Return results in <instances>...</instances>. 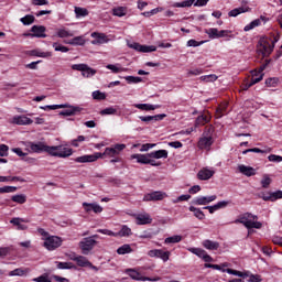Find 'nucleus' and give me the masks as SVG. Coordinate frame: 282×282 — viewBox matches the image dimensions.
<instances>
[{
	"mask_svg": "<svg viewBox=\"0 0 282 282\" xmlns=\"http://www.w3.org/2000/svg\"><path fill=\"white\" fill-rule=\"evenodd\" d=\"M246 12H250L249 7H240L229 11L228 17H239V14H243Z\"/></svg>",
	"mask_w": 282,
	"mask_h": 282,
	"instance_id": "2f4dec72",
	"label": "nucleus"
},
{
	"mask_svg": "<svg viewBox=\"0 0 282 282\" xmlns=\"http://www.w3.org/2000/svg\"><path fill=\"white\" fill-rule=\"evenodd\" d=\"M205 34H207L212 40L219 39V30L216 28L206 29Z\"/></svg>",
	"mask_w": 282,
	"mask_h": 282,
	"instance_id": "4c0bfd02",
	"label": "nucleus"
},
{
	"mask_svg": "<svg viewBox=\"0 0 282 282\" xmlns=\"http://www.w3.org/2000/svg\"><path fill=\"white\" fill-rule=\"evenodd\" d=\"M213 175H215V171H212V170H208V169H202L197 173V177L202 181L210 180V177H213Z\"/></svg>",
	"mask_w": 282,
	"mask_h": 282,
	"instance_id": "bb28decb",
	"label": "nucleus"
},
{
	"mask_svg": "<svg viewBox=\"0 0 282 282\" xmlns=\"http://www.w3.org/2000/svg\"><path fill=\"white\" fill-rule=\"evenodd\" d=\"M166 197V193L163 192H152L145 194L143 197V202H162Z\"/></svg>",
	"mask_w": 282,
	"mask_h": 282,
	"instance_id": "2eb2a0df",
	"label": "nucleus"
},
{
	"mask_svg": "<svg viewBox=\"0 0 282 282\" xmlns=\"http://www.w3.org/2000/svg\"><path fill=\"white\" fill-rule=\"evenodd\" d=\"M203 83H215L217 80V75L210 74V75H203L199 77Z\"/></svg>",
	"mask_w": 282,
	"mask_h": 282,
	"instance_id": "8fccbe9b",
	"label": "nucleus"
},
{
	"mask_svg": "<svg viewBox=\"0 0 282 282\" xmlns=\"http://www.w3.org/2000/svg\"><path fill=\"white\" fill-rule=\"evenodd\" d=\"M257 219H259V216L252 214V213H245L241 214L240 216H238V218L236 220H234V224H242V226H245V228H248V224H250V221H257Z\"/></svg>",
	"mask_w": 282,
	"mask_h": 282,
	"instance_id": "423d86ee",
	"label": "nucleus"
},
{
	"mask_svg": "<svg viewBox=\"0 0 282 282\" xmlns=\"http://www.w3.org/2000/svg\"><path fill=\"white\" fill-rule=\"evenodd\" d=\"M113 17H124L127 14V9L124 7H118L112 10Z\"/></svg>",
	"mask_w": 282,
	"mask_h": 282,
	"instance_id": "09e8293b",
	"label": "nucleus"
},
{
	"mask_svg": "<svg viewBox=\"0 0 282 282\" xmlns=\"http://www.w3.org/2000/svg\"><path fill=\"white\" fill-rule=\"evenodd\" d=\"M106 68L110 69L112 74H120V72H124V68L118 67V65H113V64H108Z\"/></svg>",
	"mask_w": 282,
	"mask_h": 282,
	"instance_id": "4d7b16f0",
	"label": "nucleus"
},
{
	"mask_svg": "<svg viewBox=\"0 0 282 282\" xmlns=\"http://www.w3.org/2000/svg\"><path fill=\"white\" fill-rule=\"evenodd\" d=\"M151 153L147 154H132L131 160H137L138 164H150V166H162V162L155 161Z\"/></svg>",
	"mask_w": 282,
	"mask_h": 282,
	"instance_id": "f03ea898",
	"label": "nucleus"
},
{
	"mask_svg": "<svg viewBox=\"0 0 282 282\" xmlns=\"http://www.w3.org/2000/svg\"><path fill=\"white\" fill-rule=\"evenodd\" d=\"M267 199H271V202H276V199H282V191L279 189L276 192H272L271 197H269Z\"/></svg>",
	"mask_w": 282,
	"mask_h": 282,
	"instance_id": "052dcab7",
	"label": "nucleus"
},
{
	"mask_svg": "<svg viewBox=\"0 0 282 282\" xmlns=\"http://www.w3.org/2000/svg\"><path fill=\"white\" fill-rule=\"evenodd\" d=\"M214 142L215 140L213 139V137H202L197 142V148L200 151H210V148L213 147Z\"/></svg>",
	"mask_w": 282,
	"mask_h": 282,
	"instance_id": "9b49d317",
	"label": "nucleus"
},
{
	"mask_svg": "<svg viewBox=\"0 0 282 282\" xmlns=\"http://www.w3.org/2000/svg\"><path fill=\"white\" fill-rule=\"evenodd\" d=\"M34 122L31 118H28L26 116H15L13 117V124H32Z\"/></svg>",
	"mask_w": 282,
	"mask_h": 282,
	"instance_id": "cd10ccee",
	"label": "nucleus"
},
{
	"mask_svg": "<svg viewBox=\"0 0 282 282\" xmlns=\"http://www.w3.org/2000/svg\"><path fill=\"white\" fill-rule=\"evenodd\" d=\"M21 23H23V25H32V23H34L35 18L32 14H28L23 18L20 19Z\"/></svg>",
	"mask_w": 282,
	"mask_h": 282,
	"instance_id": "a18cd8bd",
	"label": "nucleus"
},
{
	"mask_svg": "<svg viewBox=\"0 0 282 282\" xmlns=\"http://www.w3.org/2000/svg\"><path fill=\"white\" fill-rule=\"evenodd\" d=\"M70 260L75 261L79 268H91L93 270H97V268L87 260L85 256H74Z\"/></svg>",
	"mask_w": 282,
	"mask_h": 282,
	"instance_id": "f8f14e48",
	"label": "nucleus"
},
{
	"mask_svg": "<svg viewBox=\"0 0 282 282\" xmlns=\"http://www.w3.org/2000/svg\"><path fill=\"white\" fill-rule=\"evenodd\" d=\"M203 248H206V250H219V242L207 239L203 241Z\"/></svg>",
	"mask_w": 282,
	"mask_h": 282,
	"instance_id": "72a5a7b5",
	"label": "nucleus"
},
{
	"mask_svg": "<svg viewBox=\"0 0 282 282\" xmlns=\"http://www.w3.org/2000/svg\"><path fill=\"white\" fill-rule=\"evenodd\" d=\"M75 14L77 18L80 17H88L89 15V11L85 8H80V7H75Z\"/></svg>",
	"mask_w": 282,
	"mask_h": 282,
	"instance_id": "de8ad7c7",
	"label": "nucleus"
},
{
	"mask_svg": "<svg viewBox=\"0 0 282 282\" xmlns=\"http://www.w3.org/2000/svg\"><path fill=\"white\" fill-rule=\"evenodd\" d=\"M215 199H217V195L198 196L192 200V204H194V206H208V204L215 202Z\"/></svg>",
	"mask_w": 282,
	"mask_h": 282,
	"instance_id": "1a4fd4ad",
	"label": "nucleus"
},
{
	"mask_svg": "<svg viewBox=\"0 0 282 282\" xmlns=\"http://www.w3.org/2000/svg\"><path fill=\"white\" fill-rule=\"evenodd\" d=\"M32 281H34V282H52V280L50 279V274H47V273H43L42 275L34 278Z\"/></svg>",
	"mask_w": 282,
	"mask_h": 282,
	"instance_id": "13d9d810",
	"label": "nucleus"
},
{
	"mask_svg": "<svg viewBox=\"0 0 282 282\" xmlns=\"http://www.w3.org/2000/svg\"><path fill=\"white\" fill-rule=\"evenodd\" d=\"M261 80H263V75H260L259 78H254V75H253V78H251L250 83H243L241 85L242 91H248L250 87L257 85V83H261Z\"/></svg>",
	"mask_w": 282,
	"mask_h": 282,
	"instance_id": "c85d7f7f",
	"label": "nucleus"
},
{
	"mask_svg": "<svg viewBox=\"0 0 282 282\" xmlns=\"http://www.w3.org/2000/svg\"><path fill=\"white\" fill-rule=\"evenodd\" d=\"M10 224H12V226H15L17 230H28V226L23 224H30V220L26 218L15 217L10 220Z\"/></svg>",
	"mask_w": 282,
	"mask_h": 282,
	"instance_id": "a211bd4d",
	"label": "nucleus"
},
{
	"mask_svg": "<svg viewBox=\"0 0 282 282\" xmlns=\"http://www.w3.org/2000/svg\"><path fill=\"white\" fill-rule=\"evenodd\" d=\"M11 199L15 204H25L28 202V196H25L24 194H18V195H13Z\"/></svg>",
	"mask_w": 282,
	"mask_h": 282,
	"instance_id": "58836bf2",
	"label": "nucleus"
},
{
	"mask_svg": "<svg viewBox=\"0 0 282 282\" xmlns=\"http://www.w3.org/2000/svg\"><path fill=\"white\" fill-rule=\"evenodd\" d=\"M269 162H282V156L276 154H271L268 156Z\"/></svg>",
	"mask_w": 282,
	"mask_h": 282,
	"instance_id": "338daca9",
	"label": "nucleus"
},
{
	"mask_svg": "<svg viewBox=\"0 0 282 282\" xmlns=\"http://www.w3.org/2000/svg\"><path fill=\"white\" fill-rule=\"evenodd\" d=\"M116 113H118V110L113 107H108L100 111V116H113Z\"/></svg>",
	"mask_w": 282,
	"mask_h": 282,
	"instance_id": "864d4df0",
	"label": "nucleus"
},
{
	"mask_svg": "<svg viewBox=\"0 0 282 282\" xmlns=\"http://www.w3.org/2000/svg\"><path fill=\"white\" fill-rule=\"evenodd\" d=\"M252 228H256L257 230H261L263 228V224L261 221L252 220L248 223L247 229L252 230Z\"/></svg>",
	"mask_w": 282,
	"mask_h": 282,
	"instance_id": "79ce46f5",
	"label": "nucleus"
},
{
	"mask_svg": "<svg viewBox=\"0 0 282 282\" xmlns=\"http://www.w3.org/2000/svg\"><path fill=\"white\" fill-rule=\"evenodd\" d=\"M127 274H129L130 279H133V281H160V278H149V276H142L140 272L133 270V269H128Z\"/></svg>",
	"mask_w": 282,
	"mask_h": 282,
	"instance_id": "9d476101",
	"label": "nucleus"
},
{
	"mask_svg": "<svg viewBox=\"0 0 282 282\" xmlns=\"http://www.w3.org/2000/svg\"><path fill=\"white\" fill-rule=\"evenodd\" d=\"M180 241H182V236L180 235H175V236H171L165 238L164 243L169 245V243H180Z\"/></svg>",
	"mask_w": 282,
	"mask_h": 282,
	"instance_id": "c03bdc74",
	"label": "nucleus"
},
{
	"mask_svg": "<svg viewBox=\"0 0 282 282\" xmlns=\"http://www.w3.org/2000/svg\"><path fill=\"white\" fill-rule=\"evenodd\" d=\"M248 281L249 282H261L263 280L261 279V275H259V274H250Z\"/></svg>",
	"mask_w": 282,
	"mask_h": 282,
	"instance_id": "774afa93",
	"label": "nucleus"
},
{
	"mask_svg": "<svg viewBox=\"0 0 282 282\" xmlns=\"http://www.w3.org/2000/svg\"><path fill=\"white\" fill-rule=\"evenodd\" d=\"M188 251L192 252V254H196V257H199V259H202L206 252V250L200 248H189Z\"/></svg>",
	"mask_w": 282,
	"mask_h": 282,
	"instance_id": "6e6d98bb",
	"label": "nucleus"
},
{
	"mask_svg": "<svg viewBox=\"0 0 282 282\" xmlns=\"http://www.w3.org/2000/svg\"><path fill=\"white\" fill-rule=\"evenodd\" d=\"M131 252H133L131 245H123L117 249V254H131Z\"/></svg>",
	"mask_w": 282,
	"mask_h": 282,
	"instance_id": "c9c22d12",
	"label": "nucleus"
},
{
	"mask_svg": "<svg viewBox=\"0 0 282 282\" xmlns=\"http://www.w3.org/2000/svg\"><path fill=\"white\" fill-rule=\"evenodd\" d=\"M96 160H98V156L93 154H86V155L76 158L75 162H77L78 164H87V162H96Z\"/></svg>",
	"mask_w": 282,
	"mask_h": 282,
	"instance_id": "393cba45",
	"label": "nucleus"
},
{
	"mask_svg": "<svg viewBox=\"0 0 282 282\" xmlns=\"http://www.w3.org/2000/svg\"><path fill=\"white\" fill-rule=\"evenodd\" d=\"M117 237H131V228L123 225L119 232H116Z\"/></svg>",
	"mask_w": 282,
	"mask_h": 282,
	"instance_id": "ea45409f",
	"label": "nucleus"
},
{
	"mask_svg": "<svg viewBox=\"0 0 282 282\" xmlns=\"http://www.w3.org/2000/svg\"><path fill=\"white\" fill-rule=\"evenodd\" d=\"M135 221L138 226H147L148 224H152L153 218L149 214H139L135 217Z\"/></svg>",
	"mask_w": 282,
	"mask_h": 282,
	"instance_id": "412c9836",
	"label": "nucleus"
},
{
	"mask_svg": "<svg viewBox=\"0 0 282 282\" xmlns=\"http://www.w3.org/2000/svg\"><path fill=\"white\" fill-rule=\"evenodd\" d=\"M226 206H228V202L221 200L213 206H205L203 208H204V210H208L209 214L213 215L215 212L221 210V208H226Z\"/></svg>",
	"mask_w": 282,
	"mask_h": 282,
	"instance_id": "5701e85b",
	"label": "nucleus"
},
{
	"mask_svg": "<svg viewBox=\"0 0 282 282\" xmlns=\"http://www.w3.org/2000/svg\"><path fill=\"white\" fill-rule=\"evenodd\" d=\"M127 83L129 84H134L137 85V83H142V77H135V76H127L126 77Z\"/></svg>",
	"mask_w": 282,
	"mask_h": 282,
	"instance_id": "0e129e2a",
	"label": "nucleus"
},
{
	"mask_svg": "<svg viewBox=\"0 0 282 282\" xmlns=\"http://www.w3.org/2000/svg\"><path fill=\"white\" fill-rule=\"evenodd\" d=\"M43 246L46 248V250H56L63 246V239L57 236H48L44 239Z\"/></svg>",
	"mask_w": 282,
	"mask_h": 282,
	"instance_id": "20e7f679",
	"label": "nucleus"
},
{
	"mask_svg": "<svg viewBox=\"0 0 282 282\" xmlns=\"http://www.w3.org/2000/svg\"><path fill=\"white\" fill-rule=\"evenodd\" d=\"M65 110H62L59 112V116H78L80 111H85L84 108H80L78 106H67L64 108Z\"/></svg>",
	"mask_w": 282,
	"mask_h": 282,
	"instance_id": "f3484780",
	"label": "nucleus"
},
{
	"mask_svg": "<svg viewBox=\"0 0 282 282\" xmlns=\"http://www.w3.org/2000/svg\"><path fill=\"white\" fill-rule=\"evenodd\" d=\"M53 47H54L55 52H62L63 54L69 52V47H67L63 44H58L56 42L53 43Z\"/></svg>",
	"mask_w": 282,
	"mask_h": 282,
	"instance_id": "3c124183",
	"label": "nucleus"
},
{
	"mask_svg": "<svg viewBox=\"0 0 282 282\" xmlns=\"http://www.w3.org/2000/svg\"><path fill=\"white\" fill-rule=\"evenodd\" d=\"M45 26L43 25H33L31 28V32H33V34H31V36H35L36 39H46L47 35L45 34Z\"/></svg>",
	"mask_w": 282,
	"mask_h": 282,
	"instance_id": "aec40b11",
	"label": "nucleus"
},
{
	"mask_svg": "<svg viewBox=\"0 0 282 282\" xmlns=\"http://www.w3.org/2000/svg\"><path fill=\"white\" fill-rule=\"evenodd\" d=\"M48 149V155L52 158H69L74 154V150L65 145H50Z\"/></svg>",
	"mask_w": 282,
	"mask_h": 282,
	"instance_id": "f257e3e1",
	"label": "nucleus"
},
{
	"mask_svg": "<svg viewBox=\"0 0 282 282\" xmlns=\"http://www.w3.org/2000/svg\"><path fill=\"white\" fill-rule=\"evenodd\" d=\"M156 259H161L162 261H164V263H166V261L171 259V251H164L162 249H159V254Z\"/></svg>",
	"mask_w": 282,
	"mask_h": 282,
	"instance_id": "a19ab883",
	"label": "nucleus"
},
{
	"mask_svg": "<svg viewBox=\"0 0 282 282\" xmlns=\"http://www.w3.org/2000/svg\"><path fill=\"white\" fill-rule=\"evenodd\" d=\"M243 155L247 153H272V148H268L267 150H261L259 148H252V149H247L243 152Z\"/></svg>",
	"mask_w": 282,
	"mask_h": 282,
	"instance_id": "e433bc0d",
	"label": "nucleus"
},
{
	"mask_svg": "<svg viewBox=\"0 0 282 282\" xmlns=\"http://www.w3.org/2000/svg\"><path fill=\"white\" fill-rule=\"evenodd\" d=\"M150 158H153L154 160H166L169 158V151L166 150H156L150 152Z\"/></svg>",
	"mask_w": 282,
	"mask_h": 282,
	"instance_id": "a878e982",
	"label": "nucleus"
},
{
	"mask_svg": "<svg viewBox=\"0 0 282 282\" xmlns=\"http://www.w3.org/2000/svg\"><path fill=\"white\" fill-rule=\"evenodd\" d=\"M238 171L239 173H242V175H246L247 177H252L257 175V170H254V167L243 164L238 166Z\"/></svg>",
	"mask_w": 282,
	"mask_h": 282,
	"instance_id": "4be33fe9",
	"label": "nucleus"
},
{
	"mask_svg": "<svg viewBox=\"0 0 282 282\" xmlns=\"http://www.w3.org/2000/svg\"><path fill=\"white\" fill-rule=\"evenodd\" d=\"M193 4H195V0H184L182 2H176L174 8H191Z\"/></svg>",
	"mask_w": 282,
	"mask_h": 282,
	"instance_id": "37998d69",
	"label": "nucleus"
},
{
	"mask_svg": "<svg viewBox=\"0 0 282 282\" xmlns=\"http://www.w3.org/2000/svg\"><path fill=\"white\" fill-rule=\"evenodd\" d=\"M91 39H95L91 41L93 45H105V43H109V37L105 33L93 32Z\"/></svg>",
	"mask_w": 282,
	"mask_h": 282,
	"instance_id": "dca6fc26",
	"label": "nucleus"
},
{
	"mask_svg": "<svg viewBox=\"0 0 282 282\" xmlns=\"http://www.w3.org/2000/svg\"><path fill=\"white\" fill-rule=\"evenodd\" d=\"M213 120V116L210 115V111L205 110L202 115H199L195 120V127H204L205 124H208Z\"/></svg>",
	"mask_w": 282,
	"mask_h": 282,
	"instance_id": "4468645a",
	"label": "nucleus"
},
{
	"mask_svg": "<svg viewBox=\"0 0 282 282\" xmlns=\"http://www.w3.org/2000/svg\"><path fill=\"white\" fill-rule=\"evenodd\" d=\"M213 133H215V128L213 126H207L203 132V138H213Z\"/></svg>",
	"mask_w": 282,
	"mask_h": 282,
	"instance_id": "5fc2aeb1",
	"label": "nucleus"
},
{
	"mask_svg": "<svg viewBox=\"0 0 282 282\" xmlns=\"http://www.w3.org/2000/svg\"><path fill=\"white\" fill-rule=\"evenodd\" d=\"M135 109H141V111H155V109H160V106H153L151 104H135Z\"/></svg>",
	"mask_w": 282,
	"mask_h": 282,
	"instance_id": "7c9ffc66",
	"label": "nucleus"
},
{
	"mask_svg": "<svg viewBox=\"0 0 282 282\" xmlns=\"http://www.w3.org/2000/svg\"><path fill=\"white\" fill-rule=\"evenodd\" d=\"M166 118V115L161 113V115H155V116H141L139 117V120L141 122H159L160 120H163Z\"/></svg>",
	"mask_w": 282,
	"mask_h": 282,
	"instance_id": "b1692460",
	"label": "nucleus"
},
{
	"mask_svg": "<svg viewBox=\"0 0 282 282\" xmlns=\"http://www.w3.org/2000/svg\"><path fill=\"white\" fill-rule=\"evenodd\" d=\"M18 188L15 186H3L1 187V193H17Z\"/></svg>",
	"mask_w": 282,
	"mask_h": 282,
	"instance_id": "69168bd1",
	"label": "nucleus"
},
{
	"mask_svg": "<svg viewBox=\"0 0 282 282\" xmlns=\"http://www.w3.org/2000/svg\"><path fill=\"white\" fill-rule=\"evenodd\" d=\"M127 149V145L124 143H117L113 147L106 148L102 154L99 155H106L107 158H118L122 151Z\"/></svg>",
	"mask_w": 282,
	"mask_h": 282,
	"instance_id": "39448f33",
	"label": "nucleus"
},
{
	"mask_svg": "<svg viewBox=\"0 0 282 282\" xmlns=\"http://www.w3.org/2000/svg\"><path fill=\"white\" fill-rule=\"evenodd\" d=\"M93 98H94V100H105V98H107V96L105 95V93H100V90H95L93 93Z\"/></svg>",
	"mask_w": 282,
	"mask_h": 282,
	"instance_id": "e2e57ef3",
	"label": "nucleus"
},
{
	"mask_svg": "<svg viewBox=\"0 0 282 282\" xmlns=\"http://www.w3.org/2000/svg\"><path fill=\"white\" fill-rule=\"evenodd\" d=\"M57 270H76V265L72 262H56Z\"/></svg>",
	"mask_w": 282,
	"mask_h": 282,
	"instance_id": "f704fd0d",
	"label": "nucleus"
},
{
	"mask_svg": "<svg viewBox=\"0 0 282 282\" xmlns=\"http://www.w3.org/2000/svg\"><path fill=\"white\" fill-rule=\"evenodd\" d=\"M98 246L97 240L86 237L83 240L79 241V249L82 250V253L89 254L91 250H94Z\"/></svg>",
	"mask_w": 282,
	"mask_h": 282,
	"instance_id": "7ed1b4c3",
	"label": "nucleus"
},
{
	"mask_svg": "<svg viewBox=\"0 0 282 282\" xmlns=\"http://www.w3.org/2000/svg\"><path fill=\"white\" fill-rule=\"evenodd\" d=\"M188 210L194 214V217L198 219L199 221H204L206 219V215L197 207L189 206Z\"/></svg>",
	"mask_w": 282,
	"mask_h": 282,
	"instance_id": "c756f323",
	"label": "nucleus"
},
{
	"mask_svg": "<svg viewBox=\"0 0 282 282\" xmlns=\"http://www.w3.org/2000/svg\"><path fill=\"white\" fill-rule=\"evenodd\" d=\"M57 36L59 39H69V36H74V33H72L65 29H59V30H57Z\"/></svg>",
	"mask_w": 282,
	"mask_h": 282,
	"instance_id": "49530a36",
	"label": "nucleus"
},
{
	"mask_svg": "<svg viewBox=\"0 0 282 282\" xmlns=\"http://www.w3.org/2000/svg\"><path fill=\"white\" fill-rule=\"evenodd\" d=\"M272 184V178H270V175L263 174L261 180V186L262 188H268Z\"/></svg>",
	"mask_w": 282,
	"mask_h": 282,
	"instance_id": "603ef678",
	"label": "nucleus"
},
{
	"mask_svg": "<svg viewBox=\"0 0 282 282\" xmlns=\"http://www.w3.org/2000/svg\"><path fill=\"white\" fill-rule=\"evenodd\" d=\"M83 208L86 213H95L96 215L102 213V206L96 203H83Z\"/></svg>",
	"mask_w": 282,
	"mask_h": 282,
	"instance_id": "6ab92c4d",
	"label": "nucleus"
},
{
	"mask_svg": "<svg viewBox=\"0 0 282 282\" xmlns=\"http://www.w3.org/2000/svg\"><path fill=\"white\" fill-rule=\"evenodd\" d=\"M72 69L82 72L83 76H86V78H89V76H96V69L89 67L87 64H74Z\"/></svg>",
	"mask_w": 282,
	"mask_h": 282,
	"instance_id": "0eeeda50",
	"label": "nucleus"
},
{
	"mask_svg": "<svg viewBox=\"0 0 282 282\" xmlns=\"http://www.w3.org/2000/svg\"><path fill=\"white\" fill-rule=\"evenodd\" d=\"M259 46L263 56H270V54H272L274 51V45L270 44V42H268L265 39H260Z\"/></svg>",
	"mask_w": 282,
	"mask_h": 282,
	"instance_id": "ddd939ff",
	"label": "nucleus"
},
{
	"mask_svg": "<svg viewBox=\"0 0 282 282\" xmlns=\"http://www.w3.org/2000/svg\"><path fill=\"white\" fill-rule=\"evenodd\" d=\"M29 149L33 153H48L50 154V145H46L45 143L39 141L36 143L29 142Z\"/></svg>",
	"mask_w": 282,
	"mask_h": 282,
	"instance_id": "6e6552de",
	"label": "nucleus"
},
{
	"mask_svg": "<svg viewBox=\"0 0 282 282\" xmlns=\"http://www.w3.org/2000/svg\"><path fill=\"white\" fill-rule=\"evenodd\" d=\"M228 110V104H220L215 112V118H224L226 116V111Z\"/></svg>",
	"mask_w": 282,
	"mask_h": 282,
	"instance_id": "473e14b6",
	"label": "nucleus"
},
{
	"mask_svg": "<svg viewBox=\"0 0 282 282\" xmlns=\"http://www.w3.org/2000/svg\"><path fill=\"white\" fill-rule=\"evenodd\" d=\"M69 45H85V40L82 36H76L70 40Z\"/></svg>",
	"mask_w": 282,
	"mask_h": 282,
	"instance_id": "680f3d73",
	"label": "nucleus"
},
{
	"mask_svg": "<svg viewBox=\"0 0 282 282\" xmlns=\"http://www.w3.org/2000/svg\"><path fill=\"white\" fill-rule=\"evenodd\" d=\"M141 52L143 54H147L149 52H158V47L156 46H153V45H142L141 46Z\"/></svg>",
	"mask_w": 282,
	"mask_h": 282,
	"instance_id": "bf43d9fd",
	"label": "nucleus"
}]
</instances>
